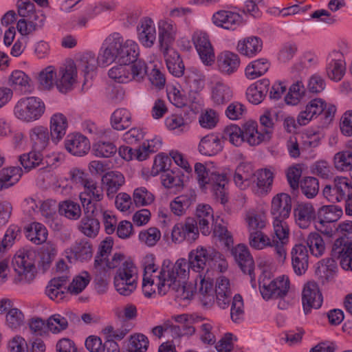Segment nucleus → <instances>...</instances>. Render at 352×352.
<instances>
[{
  "instance_id": "nucleus-12",
  "label": "nucleus",
  "mask_w": 352,
  "mask_h": 352,
  "mask_svg": "<svg viewBox=\"0 0 352 352\" xmlns=\"http://www.w3.org/2000/svg\"><path fill=\"white\" fill-rule=\"evenodd\" d=\"M77 80V69L76 65L69 61L60 67L55 86L61 93L71 91Z\"/></svg>"
},
{
  "instance_id": "nucleus-57",
  "label": "nucleus",
  "mask_w": 352,
  "mask_h": 352,
  "mask_svg": "<svg viewBox=\"0 0 352 352\" xmlns=\"http://www.w3.org/2000/svg\"><path fill=\"white\" fill-rule=\"evenodd\" d=\"M47 230L41 223L38 222L32 223L26 228V237L35 244H41L47 240Z\"/></svg>"
},
{
  "instance_id": "nucleus-23",
  "label": "nucleus",
  "mask_w": 352,
  "mask_h": 352,
  "mask_svg": "<svg viewBox=\"0 0 352 352\" xmlns=\"http://www.w3.org/2000/svg\"><path fill=\"white\" fill-rule=\"evenodd\" d=\"M213 23L226 30H236L242 24V16L230 10H219L214 12L212 18Z\"/></svg>"
},
{
  "instance_id": "nucleus-36",
  "label": "nucleus",
  "mask_w": 352,
  "mask_h": 352,
  "mask_svg": "<svg viewBox=\"0 0 352 352\" xmlns=\"http://www.w3.org/2000/svg\"><path fill=\"white\" fill-rule=\"evenodd\" d=\"M263 48V41L257 36H248L240 40L237 43L236 49L243 56L248 58L255 56Z\"/></svg>"
},
{
  "instance_id": "nucleus-6",
  "label": "nucleus",
  "mask_w": 352,
  "mask_h": 352,
  "mask_svg": "<svg viewBox=\"0 0 352 352\" xmlns=\"http://www.w3.org/2000/svg\"><path fill=\"white\" fill-rule=\"evenodd\" d=\"M83 187L84 190L80 193L79 197L84 211L89 213L101 211L100 201L104 197L102 188L92 179L87 182Z\"/></svg>"
},
{
  "instance_id": "nucleus-44",
  "label": "nucleus",
  "mask_w": 352,
  "mask_h": 352,
  "mask_svg": "<svg viewBox=\"0 0 352 352\" xmlns=\"http://www.w3.org/2000/svg\"><path fill=\"white\" fill-rule=\"evenodd\" d=\"M195 192L192 190H189L186 193L175 197L170 202V210L174 214L182 216L185 214L186 210L195 201Z\"/></svg>"
},
{
  "instance_id": "nucleus-38",
  "label": "nucleus",
  "mask_w": 352,
  "mask_h": 352,
  "mask_svg": "<svg viewBox=\"0 0 352 352\" xmlns=\"http://www.w3.org/2000/svg\"><path fill=\"white\" fill-rule=\"evenodd\" d=\"M233 96L232 89L223 81H218L211 87L210 98L215 105H223L228 102Z\"/></svg>"
},
{
  "instance_id": "nucleus-11",
  "label": "nucleus",
  "mask_w": 352,
  "mask_h": 352,
  "mask_svg": "<svg viewBox=\"0 0 352 352\" xmlns=\"http://www.w3.org/2000/svg\"><path fill=\"white\" fill-rule=\"evenodd\" d=\"M192 39L203 63L212 65L215 61V55L208 35L206 32L197 31L193 34Z\"/></svg>"
},
{
  "instance_id": "nucleus-24",
  "label": "nucleus",
  "mask_w": 352,
  "mask_h": 352,
  "mask_svg": "<svg viewBox=\"0 0 352 352\" xmlns=\"http://www.w3.org/2000/svg\"><path fill=\"white\" fill-rule=\"evenodd\" d=\"M228 183L227 177L224 173L212 171L206 179V185L203 186L206 189L213 192L221 204L227 201L226 185Z\"/></svg>"
},
{
  "instance_id": "nucleus-62",
  "label": "nucleus",
  "mask_w": 352,
  "mask_h": 352,
  "mask_svg": "<svg viewBox=\"0 0 352 352\" xmlns=\"http://www.w3.org/2000/svg\"><path fill=\"white\" fill-rule=\"evenodd\" d=\"M165 126L169 131L182 133L189 129V124L181 114H171L165 119Z\"/></svg>"
},
{
  "instance_id": "nucleus-50",
  "label": "nucleus",
  "mask_w": 352,
  "mask_h": 352,
  "mask_svg": "<svg viewBox=\"0 0 352 352\" xmlns=\"http://www.w3.org/2000/svg\"><path fill=\"white\" fill-rule=\"evenodd\" d=\"M336 58L332 59L326 68L327 76L332 80L340 81L344 76L346 70L344 62L340 58L342 54L338 52L333 53Z\"/></svg>"
},
{
  "instance_id": "nucleus-17",
  "label": "nucleus",
  "mask_w": 352,
  "mask_h": 352,
  "mask_svg": "<svg viewBox=\"0 0 352 352\" xmlns=\"http://www.w3.org/2000/svg\"><path fill=\"white\" fill-rule=\"evenodd\" d=\"M322 296L318 285L314 281L307 282L303 287L302 301L305 314L309 313L312 308L318 309L322 303Z\"/></svg>"
},
{
  "instance_id": "nucleus-19",
  "label": "nucleus",
  "mask_w": 352,
  "mask_h": 352,
  "mask_svg": "<svg viewBox=\"0 0 352 352\" xmlns=\"http://www.w3.org/2000/svg\"><path fill=\"white\" fill-rule=\"evenodd\" d=\"M216 64L221 74L230 76L239 69L241 60L237 54L230 51H223L217 55Z\"/></svg>"
},
{
  "instance_id": "nucleus-22",
  "label": "nucleus",
  "mask_w": 352,
  "mask_h": 352,
  "mask_svg": "<svg viewBox=\"0 0 352 352\" xmlns=\"http://www.w3.org/2000/svg\"><path fill=\"white\" fill-rule=\"evenodd\" d=\"M124 43L122 36L118 32H114L107 36L102 45L104 50L100 57L102 63L108 65L116 60Z\"/></svg>"
},
{
  "instance_id": "nucleus-55",
  "label": "nucleus",
  "mask_w": 352,
  "mask_h": 352,
  "mask_svg": "<svg viewBox=\"0 0 352 352\" xmlns=\"http://www.w3.org/2000/svg\"><path fill=\"white\" fill-rule=\"evenodd\" d=\"M248 240L250 246L255 250H263L268 247L275 248V242L262 230L249 233Z\"/></svg>"
},
{
  "instance_id": "nucleus-52",
  "label": "nucleus",
  "mask_w": 352,
  "mask_h": 352,
  "mask_svg": "<svg viewBox=\"0 0 352 352\" xmlns=\"http://www.w3.org/2000/svg\"><path fill=\"white\" fill-rule=\"evenodd\" d=\"M21 175L22 170L19 167L12 166L1 170L0 190L15 184L20 179Z\"/></svg>"
},
{
  "instance_id": "nucleus-43",
  "label": "nucleus",
  "mask_w": 352,
  "mask_h": 352,
  "mask_svg": "<svg viewBox=\"0 0 352 352\" xmlns=\"http://www.w3.org/2000/svg\"><path fill=\"white\" fill-rule=\"evenodd\" d=\"M244 221L249 233L262 230L267 224V219L265 212L251 209L245 212Z\"/></svg>"
},
{
  "instance_id": "nucleus-63",
  "label": "nucleus",
  "mask_w": 352,
  "mask_h": 352,
  "mask_svg": "<svg viewBox=\"0 0 352 352\" xmlns=\"http://www.w3.org/2000/svg\"><path fill=\"white\" fill-rule=\"evenodd\" d=\"M342 214V209L334 205L324 206L319 210V223H332L336 221Z\"/></svg>"
},
{
  "instance_id": "nucleus-10",
  "label": "nucleus",
  "mask_w": 352,
  "mask_h": 352,
  "mask_svg": "<svg viewBox=\"0 0 352 352\" xmlns=\"http://www.w3.org/2000/svg\"><path fill=\"white\" fill-rule=\"evenodd\" d=\"M158 41L160 50L162 53H167L171 48L177 35V27L170 19H163L158 21Z\"/></svg>"
},
{
  "instance_id": "nucleus-33",
  "label": "nucleus",
  "mask_w": 352,
  "mask_h": 352,
  "mask_svg": "<svg viewBox=\"0 0 352 352\" xmlns=\"http://www.w3.org/2000/svg\"><path fill=\"white\" fill-rule=\"evenodd\" d=\"M296 224L302 229L307 228L316 217V211L311 203H299L294 210Z\"/></svg>"
},
{
  "instance_id": "nucleus-45",
  "label": "nucleus",
  "mask_w": 352,
  "mask_h": 352,
  "mask_svg": "<svg viewBox=\"0 0 352 352\" xmlns=\"http://www.w3.org/2000/svg\"><path fill=\"white\" fill-rule=\"evenodd\" d=\"M198 148L202 155L212 156L219 153L223 148V145L219 136L212 133L201 140Z\"/></svg>"
},
{
  "instance_id": "nucleus-34",
  "label": "nucleus",
  "mask_w": 352,
  "mask_h": 352,
  "mask_svg": "<svg viewBox=\"0 0 352 352\" xmlns=\"http://www.w3.org/2000/svg\"><path fill=\"white\" fill-rule=\"evenodd\" d=\"M214 292L218 306L221 309L228 308L232 295L229 279L225 276L218 278L216 281Z\"/></svg>"
},
{
  "instance_id": "nucleus-32",
  "label": "nucleus",
  "mask_w": 352,
  "mask_h": 352,
  "mask_svg": "<svg viewBox=\"0 0 352 352\" xmlns=\"http://www.w3.org/2000/svg\"><path fill=\"white\" fill-rule=\"evenodd\" d=\"M244 140L250 146H257L263 142L269 140L267 132L258 131V124L256 121L250 120L245 122L243 126Z\"/></svg>"
},
{
  "instance_id": "nucleus-15",
  "label": "nucleus",
  "mask_w": 352,
  "mask_h": 352,
  "mask_svg": "<svg viewBox=\"0 0 352 352\" xmlns=\"http://www.w3.org/2000/svg\"><path fill=\"white\" fill-rule=\"evenodd\" d=\"M331 254L339 260L343 270L352 271V241L342 237L337 239L333 243Z\"/></svg>"
},
{
  "instance_id": "nucleus-49",
  "label": "nucleus",
  "mask_w": 352,
  "mask_h": 352,
  "mask_svg": "<svg viewBox=\"0 0 352 352\" xmlns=\"http://www.w3.org/2000/svg\"><path fill=\"white\" fill-rule=\"evenodd\" d=\"M169 72L175 77H181L184 74L185 67L177 52L170 50L167 53H162Z\"/></svg>"
},
{
  "instance_id": "nucleus-56",
  "label": "nucleus",
  "mask_w": 352,
  "mask_h": 352,
  "mask_svg": "<svg viewBox=\"0 0 352 352\" xmlns=\"http://www.w3.org/2000/svg\"><path fill=\"white\" fill-rule=\"evenodd\" d=\"M56 78L55 67L49 65L39 72L37 80L41 89L49 91L54 87Z\"/></svg>"
},
{
  "instance_id": "nucleus-8",
  "label": "nucleus",
  "mask_w": 352,
  "mask_h": 352,
  "mask_svg": "<svg viewBox=\"0 0 352 352\" xmlns=\"http://www.w3.org/2000/svg\"><path fill=\"white\" fill-rule=\"evenodd\" d=\"M199 236L197 222L193 218H187L184 221L176 223L171 232V239L175 243H182L184 241L195 243Z\"/></svg>"
},
{
  "instance_id": "nucleus-27",
  "label": "nucleus",
  "mask_w": 352,
  "mask_h": 352,
  "mask_svg": "<svg viewBox=\"0 0 352 352\" xmlns=\"http://www.w3.org/2000/svg\"><path fill=\"white\" fill-rule=\"evenodd\" d=\"M275 176L272 168H262L256 172V186L252 188L253 192L259 197L267 195L272 188Z\"/></svg>"
},
{
  "instance_id": "nucleus-2",
  "label": "nucleus",
  "mask_w": 352,
  "mask_h": 352,
  "mask_svg": "<svg viewBox=\"0 0 352 352\" xmlns=\"http://www.w3.org/2000/svg\"><path fill=\"white\" fill-rule=\"evenodd\" d=\"M19 15L22 17L17 23V30L22 36L32 34L43 25L45 16L41 11H36L34 3L30 0L17 1Z\"/></svg>"
},
{
  "instance_id": "nucleus-5",
  "label": "nucleus",
  "mask_w": 352,
  "mask_h": 352,
  "mask_svg": "<svg viewBox=\"0 0 352 352\" xmlns=\"http://www.w3.org/2000/svg\"><path fill=\"white\" fill-rule=\"evenodd\" d=\"M259 288L263 298L265 300L283 298L289 290L290 281L285 275L270 281L263 274L259 278Z\"/></svg>"
},
{
  "instance_id": "nucleus-58",
  "label": "nucleus",
  "mask_w": 352,
  "mask_h": 352,
  "mask_svg": "<svg viewBox=\"0 0 352 352\" xmlns=\"http://www.w3.org/2000/svg\"><path fill=\"white\" fill-rule=\"evenodd\" d=\"M335 168L340 172H349L352 170V151L344 150L336 153L333 159Z\"/></svg>"
},
{
  "instance_id": "nucleus-16",
  "label": "nucleus",
  "mask_w": 352,
  "mask_h": 352,
  "mask_svg": "<svg viewBox=\"0 0 352 352\" xmlns=\"http://www.w3.org/2000/svg\"><path fill=\"white\" fill-rule=\"evenodd\" d=\"M94 253L92 243L85 239L76 240L69 248L65 250V254L70 262L72 261L86 262L89 261Z\"/></svg>"
},
{
  "instance_id": "nucleus-64",
  "label": "nucleus",
  "mask_w": 352,
  "mask_h": 352,
  "mask_svg": "<svg viewBox=\"0 0 352 352\" xmlns=\"http://www.w3.org/2000/svg\"><path fill=\"white\" fill-rule=\"evenodd\" d=\"M58 211L60 214L72 220L78 219L82 214L80 205L71 200H66L60 203Z\"/></svg>"
},
{
  "instance_id": "nucleus-29",
  "label": "nucleus",
  "mask_w": 352,
  "mask_h": 352,
  "mask_svg": "<svg viewBox=\"0 0 352 352\" xmlns=\"http://www.w3.org/2000/svg\"><path fill=\"white\" fill-rule=\"evenodd\" d=\"M138 38L145 47H151L156 40V29L154 21L148 17L141 19L138 26Z\"/></svg>"
},
{
  "instance_id": "nucleus-3",
  "label": "nucleus",
  "mask_w": 352,
  "mask_h": 352,
  "mask_svg": "<svg viewBox=\"0 0 352 352\" xmlns=\"http://www.w3.org/2000/svg\"><path fill=\"white\" fill-rule=\"evenodd\" d=\"M138 280V269L131 261L122 263L117 271L113 284L116 290L122 296H130L137 288Z\"/></svg>"
},
{
  "instance_id": "nucleus-1",
  "label": "nucleus",
  "mask_w": 352,
  "mask_h": 352,
  "mask_svg": "<svg viewBox=\"0 0 352 352\" xmlns=\"http://www.w3.org/2000/svg\"><path fill=\"white\" fill-rule=\"evenodd\" d=\"M188 278V265L186 258H179L173 264L164 261L160 270L155 275V286L160 295H165L170 291L178 292L184 287Z\"/></svg>"
},
{
  "instance_id": "nucleus-35",
  "label": "nucleus",
  "mask_w": 352,
  "mask_h": 352,
  "mask_svg": "<svg viewBox=\"0 0 352 352\" xmlns=\"http://www.w3.org/2000/svg\"><path fill=\"white\" fill-rule=\"evenodd\" d=\"M292 267L297 275L303 274L308 267V252L302 244L296 245L292 250Z\"/></svg>"
},
{
  "instance_id": "nucleus-42",
  "label": "nucleus",
  "mask_w": 352,
  "mask_h": 352,
  "mask_svg": "<svg viewBox=\"0 0 352 352\" xmlns=\"http://www.w3.org/2000/svg\"><path fill=\"white\" fill-rule=\"evenodd\" d=\"M270 80L263 78L251 85L246 91L247 98L252 104L261 103L269 91Z\"/></svg>"
},
{
  "instance_id": "nucleus-14",
  "label": "nucleus",
  "mask_w": 352,
  "mask_h": 352,
  "mask_svg": "<svg viewBox=\"0 0 352 352\" xmlns=\"http://www.w3.org/2000/svg\"><path fill=\"white\" fill-rule=\"evenodd\" d=\"M195 287L204 306H210L214 302V281L208 270L205 273L197 275Z\"/></svg>"
},
{
  "instance_id": "nucleus-26",
  "label": "nucleus",
  "mask_w": 352,
  "mask_h": 352,
  "mask_svg": "<svg viewBox=\"0 0 352 352\" xmlns=\"http://www.w3.org/2000/svg\"><path fill=\"white\" fill-rule=\"evenodd\" d=\"M232 252L241 270L249 274L252 280L254 279V263L248 247L243 244H239L232 249Z\"/></svg>"
},
{
  "instance_id": "nucleus-31",
  "label": "nucleus",
  "mask_w": 352,
  "mask_h": 352,
  "mask_svg": "<svg viewBox=\"0 0 352 352\" xmlns=\"http://www.w3.org/2000/svg\"><path fill=\"white\" fill-rule=\"evenodd\" d=\"M50 135L48 129L42 125H36L30 129L29 138L32 148L41 153L50 143Z\"/></svg>"
},
{
  "instance_id": "nucleus-18",
  "label": "nucleus",
  "mask_w": 352,
  "mask_h": 352,
  "mask_svg": "<svg viewBox=\"0 0 352 352\" xmlns=\"http://www.w3.org/2000/svg\"><path fill=\"white\" fill-rule=\"evenodd\" d=\"M292 210V198L284 192L278 193L271 201L270 213L272 219H287Z\"/></svg>"
},
{
  "instance_id": "nucleus-40",
  "label": "nucleus",
  "mask_w": 352,
  "mask_h": 352,
  "mask_svg": "<svg viewBox=\"0 0 352 352\" xmlns=\"http://www.w3.org/2000/svg\"><path fill=\"white\" fill-rule=\"evenodd\" d=\"M196 218L197 225L204 235L210 233V223L213 221V210L208 204H199L197 207Z\"/></svg>"
},
{
  "instance_id": "nucleus-41",
  "label": "nucleus",
  "mask_w": 352,
  "mask_h": 352,
  "mask_svg": "<svg viewBox=\"0 0 352 352\" xmlns=\"http://www.w3.org/2000/svg\"><path fill=\"white\" fill-rule=\"evenodd\" d=\"M124 182V177L119 171H109L102 177V183L106 187L108 197H113Z\"/></svg>"
},
{
  "instance_id": "nucleus-46",
  "label": "nucleus",
  "mask_w": 352,
  "mask_h": 352,
  "mask_svg": "<svg viewBox=\"0 0 352 352\" xmlns=\"http://www.w3.org/2000/svg\"><path fill=\"white\" fill-rule=\"evenodd\" d=\"M254 175V170L250 164L241 163L236 168L234 174V182L240 189L248 188Z\"/></svg>"
},
{
  "instance_id": "nucleus-54",
  "label": "nucleus",
  "mask_w": 352,
  "mask_h": 352,
  "mask_svg": "<svg viewBox=\"0 0 352 352\" xmlns=\"http://www.w3.org/2000/svg\"><path fill=\"white\" fill-rule=\"evenodd\" d=\"M98 59L94 54L85 52L82 54L78 60V67L84 73L85 80L92 78L93 74L98 66Z\"/></svg>"
},
{
  "instance_id": "nucleus-37",
  "label": "nucleus",
  "mask_w": 352,
  "mask_h": 352,
  "mask_svg": "<svg viewBox=\"0 0 352 352\" xmlns=\"http://www.w3.org/2000/svg\"><path fill=\"white\" fill-rule=\"evenodd\" d=\"M68 121L65 115L60 113H54L50 118V128L52 141L58 142L66 134Z\"/></svg>"
},
{
  "instance_id": "nucleus-21",
  "label": "nucleus",
  "mask_w": 352,
  "mask_h": 352,
  "mask_svg": "<svg viewBox=\"0 0 352 352\" xmlns=\"http://www.w3.org/2000/svg\"><path fill=\"white\" fill-rule=\"evenodd\" d=\"M8 83L12 91H19L21 94H30L34 91L32 78L22 70L12 71L8 77Z\"/></svg>"
},
{
  "instance_id": "nucleus-39",
  "label": "nucleus",
  "mask_w": 352,
  "mask_h": 352,
  "mask_svg": "<svg viewBox=\"0 0 352 352\" xmlns=\"http://www.w3.org/2000/svg\"><path fill=\"white\" fill-rule=\"evenodd\" d=\"M78 230L89 238H95L100 231V222L91 212L84 211V217L78 224Z\"/></svg>"
},
{
  "instance_id": "nucleus-61",
  "label": "nucleus",
  "mask_w": 352,
  "mask_h": 352,
  "mask_svg": "<svg viewBox=\"0 0 352 352\" xmlns=\"http://www.w3.org/2000/svg\"><path fill=\"white\" fill-rule=\"evenodd\" d=\"M306 243L311 254L316 257L322 256L325 244L322 236L318 232H311L307 237Z\"/></svg>"
},
{
  "instance_id": "nucleus-25",
  "label": "nucleus",
  "mask_w": 352,
  "mask_h": 352,
  "mask_svg": "<svg viewBox=\"0 0 352 352\" xmlns=\"http://www.w3.org/2000/svg\"><path fill=\"white\" fill-rule=\"evenodd\" d=\"M64 144L65 149L74 155H84L90 149L89 140L85 136L78 133L67 135Z\"/></svg>"
},
{
  "instance_id": "nucleus-13",
  "label": "nucleus",
  "mask_w": 352,
  "mask_h": 352,
  "mask_svg": "<svg viewBox=\"0 0 352 352\" xmlns=\"http://www.w3.org/2000/svg\"><path fill=\"white\" fill-rule=\"evenodd\" d=\"M212 256V251L208 250L201 245L192 250L188 254V261L186 259V263L188 265V276L190 269L199 274L205 273L206 264L211 261Z\"/></svg>"
},
{
  "instance_id": "nucleus-4",
  "label": "nucleus",
  "mask_w": 352,
  "mask_h": 352,
  "mask_svg": "<svg viewBox=\"0 0 352 352\" xmlns=\"http://www.w3.org/2000/svg\"><path fill=\"white\" fill-rule=\"evenodd\" d=\"M45 110V103L41 98L26 96L17 101L14 107V114L23 122H31L40 119Z\"/></svg>"
},
{
  "instance_id": "nucleus-59",
  "label": "nucleus",
  "mask_w": 352,
  "mask_h": 352,
  "mask_svg": "<svg viewBox=\"0 0 352 352\" xmlns=\"http://www.w3.org/2000/svg\"><path fill=\"white\" fill-rule=\"evenodd\" d=\"M133 202L136 207H144L154 203L155 197L146 187L136 188L133 192Z\"/></svg>"
},
{
  "instance_id": "nucleus-9",
  "label": "nucleus",
  "mask_w": 352,
  "mask_h": 352,
  "mask_svg": "<svg viewBox=\"0 0 352 352\" xmlns=\"http://www.w3.org/2000/svg\"><path fill=\"white\" fill-rule=\"evenodd\" d=\"M142 265L144 268L142 292L146 297L151 298L156 294L155 275L158 272L155 256L152 254H146L142 261Z\"/></svg>"
},
{
  "instance_id": "nucleus-47",
  "label": "nucleus",
  "mask_w": 352,
  "mask_h": 352,
  "mask_svg": "<svg viewBox=\"0 0 352 352\" xmlns=\"http://www.w3.org/2000/svg\"><path fill=\"white\" fill-rule=\"evenodd\" d=\"M139 55V46L138 43L128 39L122 45L117 54L116 59L120 63H131L137 60Z\"/></svg>"
},
{
  "instance_id": "nucleus-28",
  "label": "nucleus",
  "mask_w": 352,
  "mask_h": 352,
  "mask_svg": "<svg viewBox=\"0 0 352 352\" xmlns=\"http://www.w3.org/2000/svg\"><path fill=\"white\" fill-rule=\"evenodd\" d=\"M326 102L321 98H315L309 101L305 109L298 116L297 122L300 126L307 124L311 120L316 118L324 111Z\"/></svg>"
},
{
  "instance_id": "nucleus-53",
  "label": "nucleus",
  "mask_w": 352,
  "mask_h": 352,
  "mask_svg": "<svg viewBox=\"0 0 352 352\" xmlns=\"http://www.w3.org/2000/svg\"><path fill=\"white\" fill-rule=\"evenodd\" d=\"M131 114L126 109H118L111 116V124L116 130H124L129 127L131 125Z\"/></svg>"
},
{
  "instance_id": "nucleus-51",
  "label": "nucleus",
  "mask_w": 352,
  "mask_h": 352,
  "mask_svg": "<svg viewBox=\"0 0 352 352\" xmlns=\"http://www.w3.org/2000/svg\"><path fill=\"white\" fill-rule=\"evenodd\" d=\"M270 67V62L265 58L251 61L245 67V75L250 80H254L264 75Z\"/></svg>"
},
{
  "instance_id": "nucleus-60",
  "label": "nucleus",
  "mask_w": 352,
  "mask_h": 352,
  "mask_svg": "<svg viewBox=\"0 0 352 352\" xmlns=\"http://www.w3.org/2000/svg\"><path fill=\"white\" fill-rule=\"evenodd\" d=\"M223 138L235 146H240L245 142L243 128L236 124L227 126L223 130Z\"/></svg>"
},
{
  "instance_id": "nucleus-7",
  "label": "nucleus",
  "mask_w": 352,
  "mask_h": 352,
  "mask_svg": "<svg viewBox=\"0 0 352 352\" xmlns=\"http://www.w3.org/2000/svg\"><path fill=\"white\" fill-rule=\"evenodd\" d=\"M286 219H273L272 240L275 242V254L278 263H284L287 257L285 248L289 241L290 229Z\"/></svg>"
},
{
  "instance_id": "nucleus-20",
  "label": "nucleus",
  "mask_w": 352,
  "mask_h": 352,
  "mask_svg": "<svg viewBox=\"0 0 352 352\" xmlns=\"http://www.w3.org/2000/svg\"><path fill=\"white\" fill-rule=\"evenodd\" d=\"M13 265L21 280L30 283L34 278L36 268L27 254L24 253L16 254L13 259Z\"/></svg>"
},
{
  "instance_id": "nucleus-30",
  "label": "nucleus",
  "mask_w": 352,
  "mask_h": 352,
  "mask_svg": "<svg viewBox=\"0 0 352 352\" xmlns=\"http://www.w3.org/2000/svg\"><path fill=\"white\" fill-rule=\"evenodd\" d=\"M67 282L68 276L67 275L54 278L47 285L45 294L53 300L59 302L63 300L66 293L69 292L67 286Z\"/></svg>"
},
{
  "instance_id": "nucleus-48",
  "label": "nucleus",
  "mask_w": 352,
  "mask_h": 352,
  "mask_svg": "<svg viewBox=\"0 0 352 352\" xmlns=\"http://www.w3.org/2000/svg\"><path fill=\"white\" fill-rule=\"evenodd\" d=\"M217 333L214 323L208 319H204L198 329L199 338L206 345H213L216 342Z\"/></svg>"
}]
</instances>
